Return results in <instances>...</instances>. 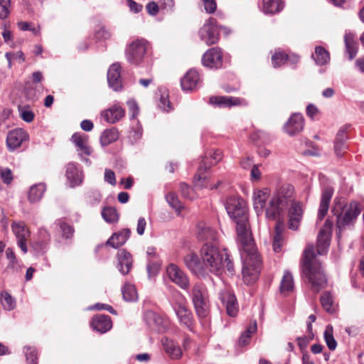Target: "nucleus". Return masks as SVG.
<instances>
[{"instance_id": "nucleus-1", "label": "nucleus", "mask_w": 364, "mask_h": 364, "mask_svg": "<svg viewBox=\"0 0 364 364\" xmlns=\"http://www.w3.org/2000/svg\"><path fill=\"white\" fill-rule=\"evenodd\" d=\"M225 209L236 223L237 241L246 254L242 277L245 283L250 284L257 280L262 262L252 236L246 204L241 198L232 196L227 199Z\"/></svg>"}, {"instance_id": "nucleus-2", "label": "nucleus", "mask_w": 364, "mask_h": 364, "mask_svg": "<svg viewBox=\"0 0 364 364\" xmlns=\"http://www.w3.org/2000/svg\"><path fill=\"white\" fill-rule=\"evenodd\" d=\"M302 277L310 289L317 294L326 288L328 284L326 274L321 262L316 259L313 245H308L301 258Z\"/></svg>"}, {"instance_id": "nucleus-3", "label": "nucleus", "mask_w": 364, "mask_h": 364, "mask_svg": "<svg viewBox=\"0 0 364 364\" xmlns=\"http://www.w3.org/2000/svg\"><path fill=\"white\" fill-rule=\"evenodd\" d=\"M200 257L203 261L207 274L210 272L219 274L223 268H226L230 273L234 271L233 264L227 250L220 249L213 242H206L202 246Z\"/></svg>"}, {"instance_id": "nucleus-4", "label": "nucleus", "mask_w": 364, "mask_h": 364, "mask_svg": "<svg viewBox=\"0 0 364 364\" xmlns=\"http://www.w3.org/2000/svg\"><path fill=\"white\" fill-rule=\"evenodd\" d=\"M295 201L294 186L289 183L282 185L274 192L266 207V218L270 220H281L287 206Z\"/></svg>"}, {"instance_id": "nucleus-5", "label": "nucleus", "mask_w": 364, "mask_h": 364, "mask_svg": "<svg viewBox=\"0 0 364 364\" xmlns=\"http://www.w3.org/2000/svg\"><path fill=\"white\" fill-rule=\"evenodd\" d=\"M223 158L222 152L219 150H215L213 152H210L205 154L202 159L200 165L198 168L197 173L193 179L195 186L198 188L208 187V177L205 175L212 166L219 163Z\"/></svg>"}, {"instance_id": "nucleus-6", "label": "nucleus", "mask_w": 364, "mask_h": 364, "mask_svg": "<svg viewBox=\"0 0 364 364\" xmlns=\"http://www.w3.org/2000/svg\"><path fill=\"white\" fill-rule=\"evenodd\" d=\"M332 212L336 216L338 228L341 230L355 220L360 213V209L357 202L351 201L349 204L345 205L338 204L333 208Z\"/></svg>"}, {"instance_id": "nucleus-7", "label": "nucleus", "mask_w": 364, "mask_h": 364, "mask_svg": "<svg viewBox=\"0 0 364 364\" xmlns=\"http://www.w3.org/2000/svg\"><path fill=\"white\" fill-rule=\"evenodd\" d=\"M147 41L141 39L133 41L126 50L128 61L134 65L139 64L146 52Z\"/></svg>"}, {"instance_id": "nucleus-8", "label": "nucleus", "mask_w": 364, "mask_h": 364, "mask_svg": "<svg viewBox=\"0 0 364 364\" xmlns=\"http://www.w3.org/2000/svg\"><path fill=\"white\" fill-rule=\"evenodd\" d=\"M216 23L215 18H210L200 29L201 40L208 46L217 43L219 40V31Z\"/></svg>"}, {"instance_id": "nucleus-9", "label": "nucleus", "mask_w": 364, "mask_h": 364, "mask_svg": "<svg viewBox=\"0 0 364 364\" xmlns=\"http://www.w3.org/2000/svg\"><path fill=\"white\" fill-rule=\"evenodd\" d=\"M186 267L196 276L205 277L208 274L203 261L195 252H189L183 257Z\"/></svg>"}, {"instance_id": "nucleus-10", "label": "nucleus", "mask_w": 364, "mask_h": 364, "mask_svg": "<svg viewBox=\"0 0 364 364\" xmlns=\"http://www.w3.org/2000/svg\"><path fill=\"white\" fill-rule=\"evenodd\" d=\"M204 66L218 69L223 65V53L219 48H212L208 50L202 57Z\"/></svg>"}, {"instance_id": "nucleus-11", "label": "nucleus", "mask_w": 364, "mask_h": 364, "mask_svg": "<svg viewBox=\"0 0 364 364\" xmlns=\"http://www.w3.org/2000/svg\"><path fill=\"white\" fill-rule=\"evenodd\" d=\"M12 231L17 239V244L23 253L28 252L27 240L30 237V231L23 223H13Z\"/></svg>"}, {"instance_id": "nucleus-12", "label": "nucleus", "mask_w": 364, "mask_h": 364, "mask_svg": "<svg viewBox=\"0 0 364 364\" xmlns=\"http://www.w3.org/2000/svg\"><path fill=\"white\" fill-rule=\"evenodd\" d=\"M303 216L302 205L299 201L293 202L288 211V227L293 230H298Z\"/></svg>"}, {"instance_id": "nucleus-13", "label": "nucleus", "mask_w": 364, "mask_h": 364, "mask_svg": "<svg viewBox=\"0 0 364 364\" xmlns=\"http://www.w3.org/2000/svg\"><path fill=\"white\" fill-rule=\"evenodd\" d=\"M168 278L175 284L183 289H187L189 286V280L186 274L179 267L171 264L166 269Z\"/></svg>"}, {"instance_id": "nucleus-14", "label": "nucleus", "mask_w": 364, "mask_h": 364, "mask_svg": "<svg viewBox=\"0 0 364 364\" xmlns=\"http://www.w3.org/2000/svg\"><path fill=\"white\" fill-rule=\"evenodd\" d=\"M28 140V134L23 129H15L10 131L7 135L6 144L10 150H14L21 146L22 143Z\"/></svg>"}, {"instance_id": "nucleus-15", "label": "nucleus", "mask_w": 364, "mask_h": 364, "mask_svg": "<svg viewBox=\"0 0 364 364\" xmlns=\"http://www.w3.org/2000/svg\"><path fill=\"white\" fill-rule=\"evenodd\" d=\"M304 126V117L301 114L294 113L284 126V132L289 136H294L301 132Z\"/></svg>"}, {"instance_id": "nucleus-16", "label": "nucleus", "mask_w": 364, "mask_h": 364, "mask_svg": "<svg viewBox=\"0 0 364 364\" xmlns=\"http://www.w3.org/2000/svg\"><path fill=\"white\" fill-rule=\"evenodd\" d=\"M174 310L181 324L184 325L190 331H193L194 326L193 314L187 307L181 303H176Z\"/></svg>"}, {"instance_id": "nucleus-17", "label": "nucleus", "mask_w": 364, "mask_h": 364, "mask_svg": "<svg viewBox=\"0 0 364 364\" xmlns=\"http://www.w3.org/2000/svg\"><path fill=\"white\" fill-rule=\"evenodd\" d=\"M209 102L219 107H231L244 105L245 100L235 97L212 96L209 99Z\"/></svg>"}, {"instance_id": "nucleus-18", "label": "nucleus", "mask_w": 364, "mask_h": 364, "mask_svg": "<svg viewBox=\"0 0 364 364\" xmlns=\"http://www.w3.org/2000/svg\"><path fill=\"white\" fill-rule=\"evenodd\" d=\"M121 66L118 63L112 64L107 72V81L109 85L115 91L122 87Z\"/></svg>"}, {"instance_id": "nucleus-19", "label": "nucleus", "mask_w": 364, "mask_h": 364, "mask_svg": "<svg viewBox=\"0 0 364 364\" xmlns=\"http://www.w3.org/2000/svg\"><path fill=\"white\" fill-rule=\"evenodd\" d=\"M90 325L94 330L103 333L111 329L112 323L109 316L99 314L92 318Z\"/></svg>"}, {"instance_id": "nucleus-20", "label": "nucleus", "mask_w": 364, "mask_h": 364, "mask_svg": "<svg viewBox=\"0 0 364 364\" xmlns=\"http://www.w3.org/2000/svg\"><path fill=\"white\" fill-rule=\"evenodd\" d=\"M220 299L225 305L227 314L230 316H235L237 313V303L235 296L228 291L220 293Z\"/></svg>"}, {"instance_id": "nucleus-21", "label": "nucleus", "mask_w": 364, "mask_h": 364, "mask_svg": "<svg viewBox=\"0 0 364 364\" xmlns=\"http://www.w3.org/2000/svg\"><path fill=\"white\" fill-rule=\"evenodd\" d=\"M145 320L149 326L154 331L163 332L166 328L167 326L164 318L155 312H146Z\"/></svg>"}, {"instance_id": "nucleus-22", "label": "nucleus", "mask_w": 364, "mask_h": 364, "mask_svg": "<svg viewBox=\"0 0 364 364\" xmlns=\"http://www.w3.org/2000/svg\"><path fill=\"white\" fill-rule=\"evenodd\" d=\"M118 268L123 274H127L132 267L133 259L132 255L126 250L122 249L117 252Z\"/></svg>"}, {"instance_id": "nucleus-23", "label": "nucleus", "mask_w": 364, "mask_h": 364, "mask_svg": "<svg viewBox=\"0 0 364 364\" xmlns=\"http://www.w3.org/2000/svg\"><path fill=\"white\" fill-rule=\"evenodd\" d=\"M333 191V188L330 186L326 187L322 191L318 213V218L320 220H322L328 213Z\"/></svg>"}, {"instance_id": "nucleus-24", "label": "nucleus", "mask_w": 364, "mask_h": 364, "mask_svg": "<svg viewBox=\"0 0 364 364\" xmlns=\"http://www.w3.org/2000/svg\"><path fill=\"white\" fill-rule=\"evenodd\" d=\"M130 234L131 230L129 228H125L118 232H114L106 242V245L117 249L127 242L130 237Z\"/></svg>"}, {"instance_id": "nucleus-25", "label": "nucleus", "mask_w": 364, "mask_h": 364, "mask_svg": "<svg viewBox=\"0 0 364 364\" xmlns=\"http://www.w3.org/2000/svg\"><path fill=\"white\" fill-rule=\"evenodd\" d=\"M71 141L77 147L80 154L90 156L92 154V149L88 145V136L80 133H75L71 137Z\"/></svg>"}, {"instance_id": "nucleus-26", "label": "nucleus", "mask_w": 364, "mask_h": 364, "mask_svg": "<svg viewBox=\"0 0 364 364\" xmlns=\"http://www.w3.org/2000/svg\"><path fill=\"white\" fill-rule=\"evenodd\" d=\"M196 234L198 240L201 241L215 240L217 235L216 231L203 221L197 224Z\"/></svg>"}, {"instance_id": "nucleus-27", "label": "nucleus", "mask_w": 364, "mask_h": 364, "mask_svg": "<svg viewBox=\"0 0 364 364\" xmlns=\"http://www.w3.org/2000/svg\"><path fill=\"white\" fill-rule=\"evenodd\" d=\"M269 196V191L267 188L254 191L252 195L253 206L257 215L262 212Z\"/></svg>"}, {"instance_id": "nucleus-28", "label": "nucleus", "mask_w": 364, "mask_h": 364, "mask_svg": "<svg viewBox=\"0 0 364 364\" xmlns=\"http://www.w3.org/2000/svg\"><path fill=\"white\" fill-rule=\"evenodd\" d=\"M199 74L195 70H188L181 80V85L184 90H193L199 82Z\"/></svg>"}, {"instance_id": "nucleus-29", "label": "nucleus", "mask_w": 364, "mask_h": 364, "mask_svg": "<svg viewBox=\"0 0 364 364\" xmlns=\"http://www.w3.org/2000/svg\"><path fill=\"white\" fill-rule=\"evenodd\" d=\"M124 109L117 104L105 110L102 114L105 119L107 122L112 124H114L120 120L122 117H124Z\"/></svg>"}, {"instance_id": "nucleus-30", "label": "nucleus", "mask_w": 364, "mask_h": 364, "mask_svg": "<svg viewBox=\"0 0 364 364\" xmlns=\"http://www.w3.org/2000/svg\"><path fill=\"white\" fill-rule=\"evenodd\" d=\"M331 234L330 231H327L325 229H321L319 230L317 237V255H322L327 252V250L330 245Z\"/></svg>"}, {"instance_id": "nucleus-31", "label": "nucleus", "mask_w": 364, "mask_h": 364, "mask_svg": "<svg viewBox=\"0 0 364 364\" xmlns=\"http://www.w3.org/2000/svg\"><path fill=\"white\" fill-rule=\"evenodd\" d=\"M284 229V222L282 220H277L274 226V234L273 235V250L275 252H279L284 242L282 231Z\"/></svg>"}, {"instance_id": "nucleus-32", "label": "nucleus", "mask_w": 364, "mask_h": 364, "mask_svg": "<svg viewBox=\"0 0 364 364\" xmlns=\"http://www.w3.org/2000/svg\"><path fill=\"white\" fill-rule=\"evenodd\" d=\"M162 345L167 354L172 359H178L182 355L181 348L176 345L172 340L165 337L161 339Z\"/></svg>"}, {"instance_id": "nucleus-33", "label": "nucleus", "mask_w": 364, "mask_h": 364, "mask_svg": "<svg viewBox=\"0 0 364 364\" xmlns=\"http://www.w3.org/2000/svg\"><path fill=\"white\" fill-rule=\"evenodd\" d=\"M284 7L282 0H262V10L265 14H274L280 12Z\"/></svg>"}, {"instance_id": "nucleus-34", "label": "nucleus", "mask_w": 364, "mask_h": 364, "mask_svg": "<svg viewBox=\"0 0 364 364\" xmlns=\"http://www.w3.org/2000/svg\"><path fill=\"white\" fill-rule=\"evenodd\" d=\"M294 288L293 276L290 272L286 271L282 277L280 284V292L284 295H288L292 292Z\"/></svg>"}, {"instance_id": "nucleus-35", "label": "nucleus", "mask_w": 364, "mask_h": 364, "mask_svg": "<svg viewBox=\"0 0 364 364\" xmlns=\"http://www.w3.org/2000/svg\"><path fill=\"white\" fill-rule=\"evenodd\" d=\"M119 138V132L116 128L105 129L101 134L100 143L102 146H107Z\"/></svg>"}, {"instance_id": "nucleus-36", "label": "nucleus", "mask_w": 364, "mask_h": 364, "mask_svg": "<svg viewBox=\"0 0 364 364\" xmlns=\"http://www.w3.org/2000/svg\"><path fill=\"white\" fill-rule=\"evenodd\" d=\"M207 299H208L205 285L201 283L195 284L192 289L193 303Z\"/></svg>"}, {"instance_id": "nucleus-37", "label": "nucleus", "mask_w": 364, "mask_h": 364, "mask_svg": "<svg viewBox=\"0 0 364 364\" xmlns=\"http://www.w3.org/2000/svg\"><path fill=\"white\" fill-rule=\"evenodd\" d=\"M46 191V186L43 183H38L31 187L28 198L31 203H35L41 199Z\"/></svg>"}, {"instance_id": "nucleus-38", "label": "nucleus", "mask_w": 364, "mask_h": 364, "mask_svg": "<svg viewBox=\"0 0 364 364\" xmlns=\"http://www.w3.org/2000/svg\"><path fill=\"white\" fill-rule=\"evenodd\" d=\"M346 52L348 53L349 59L352 60L357 54L358 44L353 39V36L347 33L344 36Z\"/></svg>"}, {"instance_id": "nucleus-39", "label": "nucleus", "mask_w": 364, "mask_h": 364, "mask_svg": "<svg viewBox=\"0 0 364 364\" xmlns=\"http://www.w3.org/2000/svg\"><path fill=\"white\" fill-rule=\"evenodd\" d=\"M196 314L200 318H205L210 313L208 299L193 303Z\"/></svg>"}, {"instance_id": "nucleus-40", "label": "nucleus", "mask_w": 364, "mask_h": 364, "mask_svg": "<svg viewBox=\"0 0 364 364\" xmlns=\"http://www.w3.org/2000/svg\"><path fill=\"white\" fill-rule=\"evenodd\" d=\"M313 58L316 61V64L323 65L327 63L329 60L328 52L323 47L318 46L315 49V53L313 55Z\"/></svg>"}, {"instance_id": "nucleus-41", "label": "nucleus", "mask_w": 364, "mask_h": 364, "mask_svg": "<svg viewBox=\"0 0 364 364\" xmlns=\"http://www.w3.org/2000/svg\"><path fill=\"white\" fill-rule=\"evenodd\" d=\"M320 300L321 306L326 311L330 314H333L335 311L333 296L329 291L324 292L321 295Z\"/></svg>"}, {"instance_id": "nucleus-42", "label": "nucleus", "mask_w": 364, "mask_h": 364, "mask_svg": "<svg viewBox=\"0 0 364 364\" xmlns=\"http://www.w3.org/2000/svg\"><path fill=\"white\" fill-rule=\"evenodd\" d=\"M122 292L124 299L127 301H134L137 299V292L134 285L125 284Z\"/></svg>"}, {"instance_id": "nucleus-43", "label": "nucleus", "mask_w": 364, "mask_h": 364, "mask_svg": "<svg viewBox=\"0 0 364 364\" xmlns=\"http://www.w3.org/2000/svg\"><path fill=\"white\" fill-rule=\"evenodd\" d=\"M102 216L107 223H114L118 220V214L115 208L112 207H105L102 210Z\"/></svg>"}, {"instance_id": "nucleus-44", "label": "nucleus", "mask_w": 364, "mask_h": 364, "mask_svg": "<svg viewBox=\"0 0 364 364\" xmlns=\"http://www.w3.org/2000/svg\"><path fill=\"white\" fill-rule=\"evenodd\" d=\"M324 339L329 350H334L336 348L337 342L333 336V327L330 325L326 326Z\"/></svg>"}, {"instance_id": "nucleus-45", "label": "nucleus", "mask_w": 364, "mask_h": 364, "mask_svg": "<svg viewBox=\"0 0 364 364\" xmlns=\"http://www.w3.org/2000/svg\"><path fill=\"white\" fill-rule=\"evenodd\" d=\"M289 59V56L284 52L279 51L272 56V61L274 68L280 67L285 64Z\"/></svg>"}, {"instance_id": "nucleus-46", "label": "nucleus", "mask_w": 364, "mask_h": 364, "mask_svg": "<svg viewBox=\"0 0 364 364\" xmlns=\"http://www.w3.org/2000/svg\"><path fill=\"white\" fill-rule=\"evenodd\" d=\"M166 198L170 206L173 208L178 214H180L183 207L178 200V196L174 193H169L166 195Z\"/></svg>"}, {"instance_id": "nucleus-47", "label": "nucleus", "mask_w": 364, "mask_h": 364, "mask_svg": "<svg viewBox=\"0 0 364 364\" xmlns=\"http://www.w3.org/2000/svg\"><path fill=\"white\" fill-rule=\"evenodd\" d=\"M24 353L28 363L30 364H38V352L35 347H24Z\"/></svg>"}, {"instance_id": "nucleus-48", "label": "nucleus", "mask_w": 364, "mask_h": 364, "mask_svg": "<svg viewBox=\"0 0 364 364\" xmlns=\"http://www.w3.org/2000/svg\"><path fill=\"white\" fill-rule=\"evenodd\" d=\"M0 178L5 184L9 185L14 179V175L10 168L0 166Z\"/></svg>"}, {"instance_id": "nucleus-49", "label": "nucleus", "mask_w": 364, "mask_h": 364, "mask_svg": "<svg viewBox=\"0 0 364 364\" xmlns=\"http://www.w3.org/2000/svg\"><path fill=\"white\" fill-rule=\"evenodd\" d=\"M19 114L21 119L26 122H31L35 117L34 113L26 107H18Z\"/></svg>"}, {"instance_id": "nucleus-50", "label": "nucleus", "mask_w": 364, "mask_h": 364, "mask_svg": "<svg viewBox=\"0 0 364 364\" xmlns=\"http://www.w3.org/2000/svg\"><path fill=\"white\" fill-rule=\"evenodd\" d=\"M58 225L63 232V237L65 239H70L74 233V228L65 222H58Z\"/></svg>"}, {"instance_id": "nucleus-51", "label": "nucleus", "mask_w": 364, "mask_h": 364, "mask_svg": "<svg viewBox=\"0 0 364 364\" xmlns=\"http://www.w3.org/2000/svg\"><path fill=\"white\" fill-rule=\"evenodd\" d=\"M11 0H0V18H6L10 14Z\"/></svg>"}, {"instance_id": "nucleus-52", "label": "nucleus", "mask_w": 364, "mask_h": 364, "mask_svg": "<svg viewBox=\"0 0 364 364\" xmlns=\"http://www.w3.org/2000/svg\"><path fill=\"white\" fill-rule=\"evenodd\" d=\"M1 304L4 308L8 310L13 309L15 306L14 301L13 300L11 295L7 292L1 294Z\"/></svg>"}, {"instance_id": "nucleus-53", "label": "nucleus", "mask_w": 364, "mask_h": 364, "mask_svg": "<svg viewBox=\"0 0 364 364\" xmlns=\"http://www.w3.org/2000/svg\"><path fill=\"white\" fill-rule=\"evenodd\" d=\"M347 148L346 141H335L334 151L337 156L342 157Z\"/></svg>"}, {"instance_id": "nucleus-54", "label": "nucleus", "mask_w": 364, "mask_h": 364, "mask_svg": "<svg viewBox=\"0 0 364 364\" xmlns=\"http://www.w3.org/2000/svg\"><path fill=\"white\" fill-rule=\"evenodd\" d=\"M205 10L208 14H213L216 11L217 5L215 0H202Z\"/></svg>"}, {"instance_id": "nucleus-55", "label": "nucleus", "mask_w": 364, "mask_h": 364, "mask_svg": "<svg viewBox=\"0 0 364 364\" xmlns=\"http://www.w3.org/2000/svg\"><path fill=\"white\" fill-rule=\"evenodd\" d=\"M110 36L109 33L104 28L101 27L95 31V38L97 41H102L109 38Z\"/></svg>"}, {"instance_id": "nucleus-56", "label": "nucleus", "mask_w": 364, "mask_h": 364, "mask_svg": "<svg viewBox=\"0 0 364 364\" xmlns=\"http://www.w3.org/2000/svg\"><path fill=\"white\" fill-rule=\"evenodd\" d=\"M105 181L112 186L116 185L117 181L114 172L110 169H105Z\"/></svg>"}, {"instance_id": "nucleus-57", "label": "nucleus", "mask_w": 364, "mask_h": 364, "mask_svg": "<svg viewBox=\"0 0 364 364\" xmlns=\"http://www.w3.org/2000/svg\"><path fill=\"white\" fill-rule=\"evenodd\" d=\"M180 189L181 194L183 197L192 199L193 197L191 196L192 188L185 183H180Z\"/></svg>"}, {"instance_id": "nucleus-58", "label": "nucleus", "mask_w": 364, "mask_h": 364, "mask_svg": "<svg viewBox=\"0 0 364 364\" xmlns=\"http://www.w3.org/2000/svg\"><path fill=\"white\" fill-rule=\"evenodd\" d=\"M95 309L99 311L106 310L112 314L117 315V311L109 304L97 303L95 305Z\"/></svg>"}, {"instance_id": "nucleus-59", "label": "nucleus", "mask_w": 364, "mask_h": 364, "mask_svg": "<svg viewBox=\"0 0 364 364\" xmlns=\"http://www.w3.org/2000/svg\"><path fill=\"white\" fill-rule=\"evenodd\" d=\"M146 9L147 12L151 16H156L159 12V6L154 1L149 2Z\"/></svg>"}, {"instance_id": "nucleus-60", "label": "nucleus", "mask_w": 364, "mask_h": 364, "mask_svg": "<svg viewBox=\"0 0 364 364\" xmlns=\"http://www.w3.org/2000/svg\"><path fill=\"white\" fill-rule=\"evenodd\" d=\"M127 4L130 10L134 13H139L143 9V6L141 4L136 3L134 0H127Z\"/></svg>"}, {"instance_id": "nucleus-61", "label": "nucleus", "mask_w": 364, "mask_h": 364, "mask_svg": "<svg viewBox=\"0 0 364 364\" xmlns=\"http://www.w3.org/2000/svg\"><path fill=\"white\" fill-rule=\"evenodd\" d=\"M146 226V222L144 218H140L138 220L136 232L139 235H142L144 232Z\"/></svg>"}, {"instance_id": "nucleus-62", "label": "nucleus", "mask_w": 364, "mask_h": 364, "mask_svg": "<svg viewBox=\"0 0 364 364\" xmlns=\"http://www.w3.org/2000/svg\"><path fill=\"white\" fill-rule=\"evenodd\" d=\"M346 127H341L336 134V141H346L348 137L346 134Z\"/></svg>"}, {"instance_id": "nucleus-63", "label": "nucleus", "mask_w": 364, "mask_h": 364, "mask_svg": "<svg viewBox=\"0 0 364 364\" xmlns=\"http://www.w3.org/2000/svg\"><path fill=\"white\" fill-rule=\"evenodd\" d=\"M251 178L259 181L261 178V172L257 165H253L251 169Z\"/></svg>"}, {"instance_id": "nucleus-64", "label": "nucleus", "mask_w": 364, "mask_h": 364, "mask_svg": "<svg viewBox=\"0 0 364 364\" xmlns=\"http://www.w3.org/2000/svg\"><path fill=\"white\" fill-rule=\"evenodd\" d=\"M257 331V322L254 321L252 322L247 329L242 333L245 336H248V338L250 339L252 335Z\"/></svg>"}]
</instances>
